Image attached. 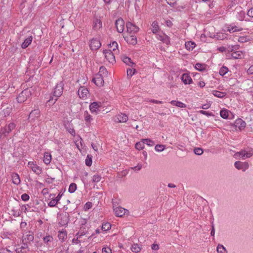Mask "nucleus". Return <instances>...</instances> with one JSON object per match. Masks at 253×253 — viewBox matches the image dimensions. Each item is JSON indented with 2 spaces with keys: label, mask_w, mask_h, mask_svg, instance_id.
I'll return each mask as SVG.
<instances>
[{
  "label": "nucleus",
  "mask_w": 253,
  "mask_h": 253,
  "mask_svg": "<svg viewBox=\"0 0 253 253\" xmlns=\"http://www.w3.org/2000/svg\"><path fill=\"white\" fill-rule=\"evenodd\" d=\"M76 189H77V185L74 183H72L70 185L68 191L70 193H74L76 191Z\"/></svg>",
  "instance_id": "nucleus-54"
},
{
  "label": "nucleus",
  "mask_w": 253,
  "mask_h": 253,
  "mask_svg": "<svg viewBox=\"0 0 253 253\" xmlns=\"http://www.w3.org/2000/svg\"><path fill=\"white\" fill-rule=\"evenodd\" d=\"M22 245H18L15 247V251L16 253H27L29 249L27 243L22 242Z\"/></svg>",
  "instance_id": "nucleus-8"
},
{
  "label": "nucleus",
  "mask_w": 253,
  "mask_h": 253,
  "mask_svg": "<svg viewBox=\"0 0 253 253\" xmlns=\"http://www.w3.org/2000/svg\"><path fill=\"white\" fill-rule=\"evenodd\" d=\"M58 237L62 242L65 241L67 238V232L65 230H62L58 232Z\"/></svg>",
  "instance_id": "nucleus-35"
},
{
  "label": "nucleus",
  "mask_w": 253,
  "mask_h": 253,
  "mask_svg": "<svg viewBox=\"0 0 253 253\" xmlns=\"http://www.w3.org/2000/svg\"><path fill=\"white\" fill-rule=\"evenodd\" d=\"M156 38L158 40L161 41L163 43L169 45L170 43L169 38L162 32H159L156 35Z\"/></svg>",
  "instance_id": "nucleus-10"
},
{
  "label": "nucleus",
  "mask_w": 253,
  "mask_h": 253,
  "mask_svg": "<svg viewBox=\"0 0 253 253\" xmlns=\"http://www.w3.org/2000/svg\"><path fill=\"white\" fill-rule=\"evenodd\" d=\"M135 148L138 150H142L144 148V143H143V139L136 143Z\"/></svg>",
  "instance_id": "nucleus-52"
},
{
  "label": "nucleus",
  "mask_w": 253,
  "mask_h": 253,
  "mask_svg": "<svg viewBox=\"0 0 253 253\" xmlns=\"http://www.w3.org/2000/svg\"><path fill=\"white\" fill-rule=\"evenodd\" d=\"M212 94L218 98H223L226 95V93L224 92H221L218 90H213L212 91Z\"/></svg>",
  "instance_id": "nucleus-39"
},
{
  "label": "nucleus",
  "mask_w": 253,
  "mask_h": 253,
  "mask_svg": "<svg viewBox=\"0 0 253 253\" xmlns=\"http://www.w3.org/2000/svg\"><path fill=\"white\" fill-rule=\"evenodd\" d=\"M117 121L116 122L118 123H126L128 120L127 116L124 113H120L116 115V116Z\"/></svg>",
  "instance_id": "nucleus-20"
},
{
  "label": "nucleus",
  "mask_w": 253,
  "mask_h": 253,
  "mask_svg": "<svg viewBox=\"0 0 253 253\" xmlns=\"http://www.w3.org/2000/svg\"><path fill=\"white\" fill-rule=\"evenodd\" d=\"M245 17L246 13L243 10H241L240 12H238L236 15V18L239 21H242L244 20L248 22L251 21L249 19H245Z\"/></svg>",
  "instance_id": "nucleus-27"
},
{
  "label": "nucleus",
  "mask_w": 253,
  "mask_h": 253,
  "mask_svg": "<svg viewBox=\"0 0 253 253\" xmlns=\"http://www.w3.org/2000/svg\"><path fill=\"white\" fill-rule=\"evenodd\" d=\"M64 89V84L62 82H60L57 84L53 92V96L48 100L47 102L51 103L54 104L63 93Z\"/></svg>",
  "instance_id": "nucleus-1"
},
{
  "label": "nucleus",
  "mask_w": 253,
  "mask_h": 253,
  "mask_svg": "<svg viewBox=\"0 0 253 253\" xmlns=\"http://www.w3.org/2000/svg\"><path fill=\"white\" fill-rule=\"evenodd\" d=\"M51 200L48 203V206L50 207H54L57 204L58 202L54 199L55 195H53Z\"/></svg>",
  "instance_id": "nucleus-50"
},
{
  "label": "nucleus",
  "mask_w": 253,
  "mask_h": 253,
  "mask_svg": "<svg viewBox=\"0 0 253 253\" xmlns=\"http://www.w3.org/2000/svg\"><path fill=\"white\" fill-rule=\"evenodd\" d=\"M102 24L101 21L99 19H95L93 22V29L95 31H97L102 28Z\"/></svg>",
  "instance_id": "nucleus-24"
},
{
  "label": "nucleus",
  "mask_w": 253,
  "mask_h": 253,
  "mask_svg": "<svg viewBox=\"0 0 253 253\" xmlns=\"http://www.w3.org/2000/svg\"><path fill=\"white\" fill-rule=\"evenodd\" d=\"M253 155V149L248 148L247 149L242 150L241 151L236 152L235 154V157L238 159L245 160L247 158L251 157Z\"/></svg>",
  "instance_id": "nucleus-3"
},
{
  "label": "nucleus",
  "mask_w": 253,
  "mask_h": 253,
  "mask_svg": "<svg viewBox=\"0 0 253 253\" xmlns=\"http://www.w3.org/2000/svg\"><path fill=\"white\" fill-rule=\"evenodd\" d=\"M145 101L149 102L151 103H156V104H162L163 103L161 101L157 100L155 99H150L148 98L145 99Z\"/></svg>",
  "instance_id": "nucleus-60"
},
{
  "label": "nucleus",
  "mask_w": 253,
  "mask_h": 253,
  "mask_svg": "<svg viewBox=\"0 0 253 253\" xmlns=\"http://www.w3.org/2000/svg\"><path fill=\"white\" fill-rule=\"evenodd\" d=\"M51 159L52 156L50 153L48 152L44 153L43 161L45 165H49L51 162Z\"/></svg>",
  "instance_id": "nucleus-26"
},
{
  "label": "nucleus",
  "mask_w": 253,
  "mask_h": 253,
  "mask_svg": "<svg viewBox=\"0 0 253 253\" xmlns=\"http://www.w3.org/2000/svg\"><path fill=\"white\" fill-rule=\"evenodd\" d=\"M181 80L185 84H190L193 83L192 79L189 74L184 73L182 74Z\"/></svg>",
  "instance_id": "nucleus-17"
},
{
  "label": "nucleus",
  "mask_w": 253,
  "mask_h": 253,
  "mask_svg": "<svg viewBox=\"0 0 253 253\" xmlns=\"http://www.w3.org/2000/svg\"><path fill=\"white\" fill-rule=\"evenodd\" d=\"M229 72L228 68L226 66H222L220 68L219 71V74L220 76H224L226 75H228L227 76H226L225 77H229V75H228V72Z\"/></svg>",
  "instance_id": "nucleus-31"
},
{
  "label": "nucleus",
  "mask_w": 253,
  "mask_h": 253,
  "mask_svg": "<svg viewBox=\"0 0 253 253\" xmlns=\"http://www.w3.org/2000/svg\"><path fill=\"white\" fill-rule=\"evenodd\" d=\"M29 196L26 193L23 194L21 195V199L25 202H26L29 200Z\"/></svg>",
  "instance_id": "nucleus-61"
},
{
  "label": "nucleus",
  "mask_w": 253,
  "mask_h": 253,
  "mask_svg": "<svg viewBox=\"0 0 253 253\" xmlns=\"http://www.w3.org/2000/svg\"><path fill=\"white\" fill-rule=\"evenodd\" d=\"M33 40V36H29L26 38L24 42L21 44V47L22 48H26L32 42Z\"/></svg>",
  "instance_id": "nucleus-28"
},
{
  "label": "nucleus",
  "mask_w": 253,
  "mask_h": 253,
  "mask_svg": "<svg viewBox=\"0 0 253 253\" xmlns=\"http://www.w3.org/2000/svg\"><path fill=\"white\" fill-rule=\"evenodd\" d=\"M230 113L227 109H223L220 111V115L223 119H227L229 117V114Z\"/></svg>",
  "instance_id": "nucleus-40"
},
{
  "label": "nucleus",
  "mask_w": 253,
  "mask_h": 253,
  "mask_svg": "<svg viewBox=\"0 0 253 253\" xmlns=\"http://www.w3.org/2000/svg\"><path fill=\"white\" fill-rule=\"evenodd\" d=\"M195 68L198 71H202L205 70L206 65L204 64L196 63L195 65Z\"/></svg>",
  "instance_id": "nucleus-46"
},
{
  "label": "nucleus",
  "mask_w": 253,
  "mask_h": 253,
  "mask_svg": "<svg viewBox=\"0 0 253 253\" xmlns=\"http://www.w3.org/2000/svg\"><path fill=\"white\" fill-rule=\"evenodd\" d=\"M151 26L152 33L157 35L160 30L158 22L156 21H153L151 24Z\"/></svg>",
  "instance_id": "nucleus-32"
},
{
  "label": "nucleus",
  "mask_w": 253,
  "mask_h": 253,
  "mask_svg": "<svg viewBox=\"0 0 253 253\" xmlns=\"http://www.w3.org/2000/svg\"><path fill=\"white\" fill-rule=\"evenodd\" d=\"M103 253H112L111 249L109 247H104L102 250Z\"/></svg>",
  "instance_id": "nucleus-64"
},
{
  "label": "nucleus",
  "mask_w": 253,
  "mask_h": 253,
  "mask_svg": "<svg viewBox=\"0 0 253 253\" xmlns=\"http://www.w3.org/2000/svg\"><path fill=\"white\" fill-rule=\"evenodd\" d=\"M92 203L91 202H88L84 205V209L85 211L88 210L92 207Z\"/></svg>",
  "instance_id": "nucleus-62"
},
{
  "label": "nucleus",
  "mask_w": 253,
  "mask_h": 253,
  "mask_svg": "<svg viewBox=\"0 0 253 253\" xmlns=\"http://www.w3.org/2000/svg\"><path fill=\"white\" fill-rule=\"evenodd\" d=\"M239 45H229L228 47L227 48V51L228 52H232L236 51L237 50L239 49Z\"/></svg>",
  "instance_id": "nucleus-41"
},
{
  "label": "nucleus",
  "mask_w": 253,
  "mask_h": 253,
  "mask_svg": "<svg viewBox=\"0 0 253 253\" xmlns=\"http://www.w3.org/2000/svg\"><path fill=\"white\" fill-rule=\"evenodd\" d=\"M104 77L100 75L97 74L92 79V81L98 86H102L104 85Z\"/></svg>",
  "instance_id": "nucleus-13"
},
{
  "label": "nucleus",
  "mask_w": 253,
  "mask_h": 253,
  "mask_svg": "<svg viewBox=\"0 0 253 253\" xmlns=\"http://www.w3.org/2000/svg\"><path fill=\"white\" fill-rule=\"evenodd\" d=\"M114 211L117 216L122 217L128 211L122 207H118L114 208Z\"/></svg>",
  "instance_id": "nucleus-14"
},
{
  "label": "nucleus",
  "mask_w": 253,
  "mask_h": 253,
  "mask_svg": "<svg viewBox=\"0 0 253 253\" xmlns=\"http://www.w3.org/2000/svg\"><path fill=\"white\" fill-rule=\"evenodd\" d=\"M131 250L133 253H137L141 251V248L137 244H133L131 248Z\"/></svg>",
  "instance_id": "nucleus-49"
},
{
  "label": "nucleus",
  "mask_w": 253,
  "mask_h": 253,
  "mask_svg": "<svg viewBox=\"0 0 253 253\" xmlns=\"http://www.w3.org/2000/svg\"><path fill=\"white\" fill-rule=\"evenodd\" d=\"M103 53L106 60L110 63L114 64L116 62L115 57V53L112 52L111 49H105L103 51Z\"/></svg>",
  "instance_id": "nucleus-5"
},
{
  "label": "nucleus",
  "mask_w": 253,
  "mask_h": 253,
  "mask_svg": "<svg viewBox=\"0 0 253 253\" xmlns=\"http://www.w3.org/2000/svg\"><path fill=\"white\" fill-rule=\"evenodd\" d=\"M34 240V236L33 233L30 231H27L23 235L22 237V242L28 243V242L32 241Z\"/></svg>",
  "instance_id": "nucleus-18"
},
{
  "label": "nucleus",
  "mask_w": 253,
  "mask_h": 253,
  "mask_svg": "<svg viewBox=\"0 0 253 253\" xmlns=\"http://www.w3.org/2000/svg\"><path fill=\"white\" fill-rule=\"evenodd\" d=\"M111 228V225L110 223L108 222L104 223L102 225L101 229L103 231H107L110 230Z\"/></svg>",
  "instance_id": "nucleus-48"
},
{
  "label": "nucleus",
  "mask_w": 253,
  "mask_h": 253,
  "mask_svg": "<svg viewBox=\"0 0 253 253\" xmlns=\"http://www.w3.org/2000/svg\"><path fill=\"white\" fill-rule=\"evenodd\" d=\"M165 148V146L162 144H157L155 147V150L156 151L161 152L163 151Z\"/></svg>",
  "instance_id": "nucleus-53"
},
{
  "label": "nucleus",
  "mask_w": 253,
  "mask_h": 253,
  "mask_svg": "<svg viewBox=\"0 0 253 253\" xmlns=\"http://www.w3.org/2000/svg\"><path fill=\"white\" fill-rule=\"evenodd\" d=\"M84 121L86 123H90L93 120L92 116L89 114L88 112L87 111H84Z\"/></svg>",
  "instance_id": "nucleus-37"
},
{
  "label": "nucleus",
  "mask_w": 253,
  "mask_h": 253,
  "mask_svg": "<svg viewBox=\"0 0 253 253\" xmlns=\"http://www.w3.org/2000/svg\"><path fill=\"white\" fill-rule=\"evenodd\" d=\"M127 31L129 33H136L139 31V28L131 22H127L126 24Z\"/></svg>",
  "instance_id": "nucleus-15"
},
{
  "label": "nucleus",
  "mask_w": 253,
  "mask_h": 253,
  "mask_svg": "<svg viewBox=\"0 0 253 253\" xmlns=\"http://www.w3.org/2000/svg\"><path fill=\"white\" fill-rule=\"evenodd\" d=\"M0 134H1L3 137H6L8 135V133L7 131V129L5 126L1 127L0 129Z\"/></svg>",
  "instance_id": "nucleus-56"
},
{
  "label": "nucleus",
  "mask_w": 253,
  "mask_h": 253,
  "mask_svg": "<svg viewBox=\"0 0 253 253\" xmlns=\"http://www.w3.org/2000/svg\"><path fill=\"white\" fill-rule=\"evenodd\" d=\"M89 94V91L87 88L83 86L79 88L78 90V95L80 98L85 99Z\"/></svg>",
  "instance_id": "nucleus-16"
},
{
  "label": "nucleus",
  "mask_w": 253,
  "mask_h": 253,
  "mask_svg": "<svg viewBox=\"0 0 253 253\" xmlns=\"http://www.w3.org/2000/svg\"><path fill=\"white\" fill-rule=\"evenodd\" d=\"M196 45V43L192 41L187 42L185 43V48L189 51L193 50Z\"/></svg>",
  "instance_id": "nucleus-33"
},
{
  "label": "nucleus",
  "mask_w": 253,
  "mask_h": 253,
  "mask_svg": "<svg viewBox=\"0 0 253 253\" xmlns=\"http://www.w3.org/2000/svg\"><path fill=\"white\" fill-rule=\"evenodd\" d=\"M12 183L15 185H19L21 182V180L19 174L17 173H12L11 174Z\"/></svg>",
  "instance_id": "nucleus-25"
},
{
  "label": "nucleus",
  "mask_w": 253,
  "mask_h": 253,
  "mask_svg": "<svg viewBox=\"0 0 253 253\" xmlns=\"http://www.w3.org/2000/svg\"><path fill=\"white\" fill-rule=\"evenodd\" d=\"M101 45L100 41L97 38H93L90 41L89 46L92 50H96L99 49Z\"/></svg>",
  "instance_id": "nucleus-9"
},
{
  "label": "nucleus",
  "mask_w": 253,
  "mask_h": 253,
  "mask_svg": "<svg viewBox=\"0 0 253 253\" xmlns=\"http://www.w3.org/2000/svg\"><path fill=\"white\" fill-rule=\"evenodd\" d=\"M85 164L87 166H90L92 164V156L88 155L85 159Z\"/></svg>",
  "instance_id": "nucleus-58"
},
{
  "label": "nucleus",
  "mask_w": 253,
  "mask_h": 253,
  "mask_svg": "<svg viewBox=\"0 0 253 253\" xmlns=\"http://www.w3.org/2000/svg\"><path fill=\"white\" fill-rule=\"evenodd\" d=\"M143 143L147 144L148 146H152L154 145V142L153 141L150 139H143Z\"/></svg>",
  "instance_id": "nucleus-57"
},
{
  "label": "nucleus",
  "mask_w": 253,
  "mask_h": 253,
  "mask_svg": "<svg viewBox=\"0 0 253 253\" xmlns=\"http://www.w3.org/2000/svg\"><path fill=\"white\" fill-rule=\"evenodd\" d=\"M103 77H106L108 75V72L105 67L102 66L99 69V71L98 74Z\"/></svg>",
  "instance_id": "nucleus-43"
},
{
  "label": "nucleus",
  "mask_w": 253,
  "mask_h": 253,
  "mask_svg": "<svg viewBox=\"0 0 253 253\" xmlns=\"http://www.w3.org/2000/svg\"><path fill=\"white\" fill-rule=\"evenodd\" d=\"M12 110L13 108L11 106H8L2 111V114L5 117L9 116L12 112Z\"/></svg>",
  "instance_id": "nucleus-34"
},
{
  "label": "nucleus",
  "mask_w": 253,
  "mask_h": 253,
  "mask_svg": "<svg viewBox=\"0 0 253 253\" xmlns=\"http://www.w3.org/2000/svg\"><path fill=\"white\" fill-rule=\"evenodd\" d=\"M246 122L241 119H238L235 122V127L240 130L243 129L246 127Z\"/></svg>",
  "instance_id": "nucleus-21"
},
{
  "label": "nucleus",
  "mask_w": 253,
  "mask_h": 253,
  "mask_svg": "<svg viewBox=\"0 0 253 253\" xmlns=\"http://www.w3.org/2000/svg\"><path fill=\"white\" fill-rule=\"evenodd\" d=\"M170 104L173 106H177L179 108H185L186 107V105L179 101L176 100H172L170 101Z\"/></svg>",
  "instance_id": "nucleus-36"
},
{
  "label": "nucleus",
  "mask_w": 253,
  "mask_h": 253,
  "mask_svg": "<svg viewBox=\"0 0 253 253\" xmlns=\"http://www.w3.org/2000/svg\"><path fill=\"white\" fill-rule=\"evenodd\" d=\"M235 167L239 169L245 171L249 168V164L248 162H242L240 161H237L234 163Z\"/></svg>",
  "instance_id": "nucleus-11"
},
{
  "label": "nucleus",
  "mask_w": 253,
  "mask_h": 253,
  "mask_svg": "<svg viewBox=\"0 0 253 253\" xmlns=\"http://www.w3.org/2000/svg\"><path fill=\"white\" fill-rule=\"evenodd\" d=\"M135 69L134 68H128L127 69L126 73L128 77H132L135 73Z\"/></svg>",
  "instance_id": "nucleus-55"
},
{
  "label": "nucleus",
  "mask_w": 253,
  "mask_h": 253,
  "mask_svg": "<svg viewBox=\"0 0 253 253\" xmlns=\"http://www.w3.org/2000/svg\"><path fill=\"white\" fill-rule=\"evenodd\" d=\"M34 90V88L31 87L23 90L17 97V101L19 103L24 102L32 94Z\"/></svg>",
  "instance_id": "nucleus-2"
},
{
  "label": "nucleus",
  "mask_w": 253,
  "mask_h": 253,
  "mask_svg": "<svg viewBox=\"0 0 253 253\" xmlns=\"http://www.w3.org/2000/svg\"><path fill=\"white\" fill-rule=\"evenodd\" d=\"M16 125L13 122L10 123L8 125L5 126L7 129V131L9 133L12 130H13L16 127Z\"/></svg>",
  "instance_id": "nucleus-38"
},
{
  "label": "nucleus",
  "mask_w": 253,
  "mask_h": 253,
  "mask_svg": "<svg viewBox=\"0 0 253 253\" xmlns=\"http://www.w3.org/2000/svg\"><path fill=\"white\" fill-rule=\"evenodd\" d=\"M40 116V111L39 109H35L32 111L29 115V119L32 120H35V119L38 118Z\"/></svg>",
  "instance_id": "nucleus-29"
},
{
  "label": "nucleus",
  "mask_w": 253,
  "mask_h": 253,
  "mask_svg": "<svg viewBox=\"0 0 253 253\" xmlns=\"http://www.w3.org/2000/svg\"><path fill=\"white\" fill-rule=\"evenodd\" d=\"M101 177L98 174H94L92 178V181L94 183H98L101 180Z\"/></svg>",
  "instance_id": "nucleus-51"
},
{
  "label": "nucleus",
  "mask_w": 253,
  "mask_h": 253,
  "mask_svg": "<svg viewBox=\"0 0 253 253\" xmlns=\"http://www.w3.org/2000/svg\"><path fill=\"white\" fill-rule=\"evenodd\" d=\"M28 167L36 174L40 175L42 172V168L38 166L36 162L30 161L28 163Z\"/></svg>",
  "instance_id": "nucleus-6"
},
{
  "label": "nucleus",
  "mask_w": 253,
  "mask_h": 253,
  "mask_svg": "<svg viewBox=\"0 0 253 253\" xmlns=\"http://www.w3.org/2000/svg\"><path fill=\"white\" fill-rule=\"evenodd\" d=\"M244 54L243 51H235L231 54L230 56L229 57V59H241L244 57Z\"/></svg>",
  "instance_id": "nucleus-22"
},
{
  "label": "nucleus",
  "mask_w": 253,
  "mask_h": 253,
  "mask_svg": "<svg viewBox=\"0 0 253 253\" xmlns=\"http://www.w3.org/2000/svg\"><path fill=\"white\" fill-rule=\"evenodd\" d=\"M214 38L218 40H223L227 38L226 35L222 33H217Z\"/></svg>",
  "instance_id": "nucleus-44"
},
{
  "label": "nucleus",
  "mask_w": 253,
  "mask_h": 253,
  "mask_svg": "<svg viewBox=\"0 0 253 253\" xmlns=\"http://www.w3.org/2000/svg\"><path fill=\"white\" fill-rule=\"evenodd\" d=\"M216 251L218 253H225L227 252L225 248L220 244L217 245Z\"/></svg>",
  "instance_id": "nucleus-47"
},
{
  "label": "nucleus",
  "mask_w": 253,
  "mask_h": 253,
  "mask_svg": "<svg viewBox=\"0 0 253 253\" xmlns=\"http://www.w3.org/2000/svg\"><path fill=\"white\" fill-rule=\"evenodd\" d=\"M115 25L117 30L119 33H122L124 32L125 29V22L122 18H119L117 20Z\"/></svg>",
  "instance_id": "nucleus-12"
},
{
  "label": "nucleus",
  "mask_w": 253,
  "mask_h": 253,
  "mask_svg": "<svg viewBox=\"0 0 253 253\" xmlns=\"http://www.w3.org/2000/svg\"><path fill=\"white\" fill-rule=\"evenodd\" d=\"M194 152L196 155H201L203 153V150L201 148H195L194 149Z\"/></svg>",
  "instance_id": "nucleus-59"
},
{
  "label": "nucleus",
  "mask_w": 253,
  "mask_h": 253,
  "mask_svg": "<svg viewBox=\"0 0 253 253\" xmlns=\"http://www.w3.org/2000/svg\"><path fill=\"white\" fill-rule=\"evenodd\" d=\"M43 242L46 245H48L51 242H52L53 240V238L52 236L48 235L44 237L43 239Z\"/></svg>",
  "instance_id": "nucleus-45"
},
{
  "label": "nucleus",
  "mask_w": 253,
  "mask_h": 253,
  "mask_svg": "<svg viewBox=\"0 0 253 253\" xmlns=\"http://www.w3.org/2000/svg\"><path fill=\"white\" fill-rule=\"evenodd\" d=\"M242 30V28L238 27L235 25L234 24H231L229 25L227 27V31L229 32L230 33L236 32H240Z\"/></svg>",
  "instance_id": "nucleus-23"
},
{
  "label": "nucleus",
  "mask_w": 253,
  "mask_h": 253,
  "mask_svg": "<svg viewBox=\"0 0 253 253\" xmlns=\"http://www.w3.org/2000/svg\"><path fill=\"white\" fill-rule=\"evenodd\" d=\"M118 43L115 41L109 44V47L110 48L109 49H111L112 52L116 54L118 52Z\"/></svg>",
  "instance_id": "nucleus-30"
},
{
  "label": "nucleus",
  "mask_w": 253,
  "mask_h": 253,
  "mask_svg": "<svg viewBox=\"0 0 253 253\" xmlns=\"http://www.w3.org/2000/svg\"><path fill=\"white\" fill-rule=\"evenodd\" d=\"M102 106L100 102H93L89 105V109L92 114L97 115L100 112V108Z\"/></svg>",
  "instance_id": "nucleus-7"
},
{
  "label": "nucleus",
  "mask_w": 253,
  "mask_h": 253,
  "mask_svg": "<svg viewBox=\"0 0 253 253\" xmlns=\"http://www.w3.org/2000/svg\"><path fill=\"white\" fill-rule=\"evenodd\" d=\"M124 38L126 42L129 44L135 45L137 43V39L134 35H129L124 37Z\"/></svg>",
  "instance_id": "nucleus-19"
},
{
  "label": "nucleus",
  "mask_w": 253,
  "mask_h": 253,
  "mask_svg": "<svg viewBox=\"0 0 253 253\" xmlns=\"http://www.w3.org/2000/svg\"><path fill=\"white\" fill-rule=\"evenodd\" d=\"M122 60H123V61L125 64H126V65H127L131 67L134 64V63L132 62L131 59L128 57L124 56L122 58Z\"/></svg>",
  "instance_id": "nucleus-42"
},
{
  "label": "nucleus",
  "mask_w": 253,
  "mask_h": 253,
  "mask_svg": "<svg viewBox=\"0 0 253 253\" xmlns=\"http://www.w3.org/2000/svg\"><path fill=\"white\" fill-rule=\"evenodd\" d=\"M247 14L249 17L253 18V7L250 8L248 10Z\"/></svg>",
  "instance_id": "nucleus-63"
},
{
  "label": "nucleus",
  "mask_w": 253,
  "mask_h": 253,
  "mask_svg": "<svg viewBox=\"0 0 253 253\" xmlns=\"http://www.w3.org/2000/svg\"><path fill=\"white\" fill-rule=\"evenodd\" d=\"M57 219L61 226H66L68 224L70 220L69 214L66 212L61 213L58 215Z\"/></svg>",
  "instance_id": "nucleus-4"
}]
</instances>
